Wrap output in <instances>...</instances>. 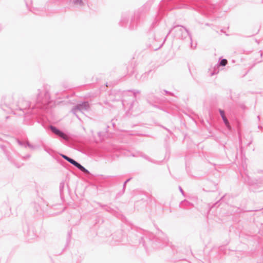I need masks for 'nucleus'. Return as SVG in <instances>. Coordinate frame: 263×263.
<instances>
[{"label": "nucleus", "instance_id": "f257e3e1", "mask_svg": "<svg viewBox=\"0 0 263 263\" xmlns=\"http://www.w3.org/2000/svg\"><path fill=\"white\" fill-rule=\"evenodd\" d=\"M62 156L63 158H64L65 160H66L67 161L70 162V163L72 164L73 165L79 168L81 171L82 172L86 173H89V172L88 170L85 169L83 166H82L81 164L77 162L74 160L69 158L68 157L62 155Z\"/></svg>", "mask_w": 263, "mask_h": 263}, {"label": "nucleus", "instance_id": "f03ea898", "mask_svg": "<svg viewBox=\"0 0 263 263\" xmlns=\"http://www.w3.org/2000/svg\"><path fill=\"white\" fill-rule=\"evenodd\" d=\"M50 129L54 133H55L56 135L59 136L60 137H61L64 139L67 138V136L65 134H64L62 132L60 131L59 129H58L55 127H54L53 126H51Z\"/></svg>", "mask_w": 263, "mask_h": 263}, {"label": "nucleus", "instance_id": "7ed1b4c3", "mask_svg": "<svg viewBox=\"0 0 263 263\" xmlns=\"http://www.w3.org/2000/svg\"><path fill=\"white\" fill-rule=\"evenodd\" d=\"M220 115H221V116L223 120V122H224L226 125L227 126V127L230 129L231 128V126H230V125L229 124V122L228 121V120H227V118L226 117L225 115H224V111L223 110H220Z\"/></svg>", "mask_w": 263, "mask_h": 263}, {"label": "nucleus", "instance_id": "20e7f679", "mask_svg": "<svg viewBox=\"0 0 263 263\" xmlns=\"http://www.w3.org/2000/svg\"><path fill=\"white\" fill-rule=\"evenodd\" d=\"M227 64V60L226 59H223L221 61L220 65L221 66H225Z\"/></svg>", "mask_w": 263, "mask_h": 263}, {"label": "nucleus", "instance_id": "39448f33", "mask_svg": "<svg viewBox=\"0 0 263 263\" xmlns=\"http://www.w3.org/2000/svg\"><path fill=\"white\" fill-rule=\"evenodd\" d=\"M80 2V3H82V1L81 0H78Z\"/></svg>", "mask_w": 263, "mask_h": 263}]
</instances>
